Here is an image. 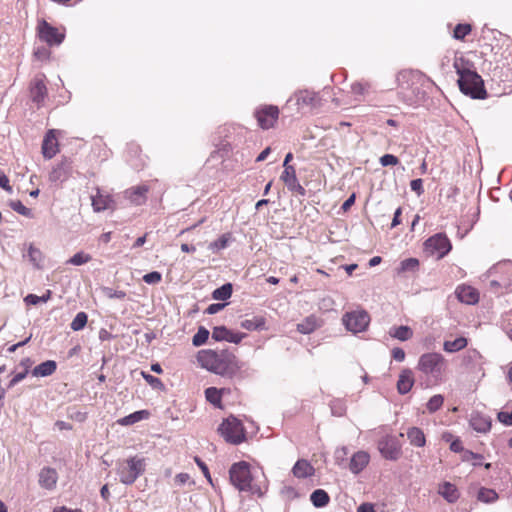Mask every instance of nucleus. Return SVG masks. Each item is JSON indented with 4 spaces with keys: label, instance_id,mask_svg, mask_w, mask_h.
<instances>
[{
    "label": "nucleus",
    "instance_id": "f257e3e1",
    "mask_svg": "<svg viewBox=\"0 0 512 512\" xmlns=\"http://www.w3.org/2000/svg\"><path fill=\"white\" fill-rule=\"evenodd\" d=\"M197 360L201 367L223 377H244L245 363L228 350H201Z\"/></svg>",
    "mask_w": 512,
    "mask_h": 512
},
{
    "label": "nucleus",
    "instance_id": "f03ea898",
    "mask_svg": "<svg viewBox=\"0 0 512 512\" xmlns=\"http://www.w3.org/2000/svg\"><path fill=\"white\" fill-rule=\"evenodd\" d=\"M462 58L456 59L453 67L459 76L458 86L460 91L473 99H484L486 90L480 75L471 70Z\"/></svg>",
    "mask_w": 512,
    "mask_h": 512
},
{
    "label": "nucleus",
    "instance_id": "7ed1b4c3",
    "mask_svg": "<svg viewBox=\"0 0 512 512\" xmlns=\"http://www.w3.org/2000/svg\"><path fill=\"white\" fill-rule=\"evenodd\" d=\"M229 477L232 485L239 491L249 492L258 496L263 495L261 487L253 483V476L248 462L240 461L232 464L229 469Z\"/></svg>",
    "mask_w": 512,
    "mask_h": 512
},
{
    "label": "nucleus",
    "instance_id": "20e7f679",
    "mask_svg": "<svg viewBox=\"0 0 512 512\" xmlns=\"http://www.w3.org/2000/svg\"><path fill=\"white\" fill-rule=\"evenodd\" d=\"M144 470V458L134 456L128 458L126 461L119 463L117 468V474L119 476L120 481L123 484L131 485L144 472Z\"/></svg>",
    "mask_w": 512,
    "mask_h": 512
},
{
    "label": "nucleus",
    "instance_id": "39448f33",
    "mask_svg": "<svg viewBox=\"0 0 512 512\" xmlns=\"http://www.w3.org/2000/svg\"><path fill=\"white\" fill-rule=\"evenodd\" d=\"M445 366L446 360L440 353L430 352L420 356L417 368L426 375L439 377Z\"/></svg>",
    "mask_w": 512,
    "mask_h": 512
},
{
    "label": "nucleus",
    "instance_id": "423d86ee",
    "mask_svg": "<svg viewBox=\"0 0 512 512\" xmlns=\"http://www.w3.org/2000/svg\"><path fill=\"white\" fill-rule=\"evenodd\" d=\"M218 431L226 442L237 445L245 440V430L240 420L235 417H229L224 420Z\"/></svg>",
    "mask_w": 512,
    "mask_h": 512
},
{
    "label": "nucleus",
    "instance_id": "0eeeda50",
    "mask_svg": "<svg viewBox=\"0 0 512 512\" xmlns=\"http://www.w3.org/2000/svg\"><path fill=\"white\" fill-rule=\"evenodd\" d=\"M342 322L348 331L357 334L368 328L370 316L365 310H355L345 313Z\"/></svg>",
    "mask_w": 512,
    "mask_h": 512
},
{
    "label": "nucleus",
    "instance_id": "6e6552de",
    "mask_svg": "<svg viewBox=\"0 0 512 512\" xmlns=\"http://www.w3.org/2000/svg\"><path fill=\"white\" fill-rule=\"evenodd\" d=\"M378 450L387 460L396 461L402 454V448L399 441L393 436H385L378 441Z\"/></svg>",
    "mask_w": 512,
    "mask_h": 512
},
{
    "label": "nucleus",
    "instance_id": "1a4fd4ad",
    "mask_svg": "<svg viewBox=\"0 0 512 512\" xmlns=\"http://www.w3.org/2000/svg\"><path fill=\"white\" fill-rule=\"evenodd\" d=\"M452 246L448 237L444 234H436L425 241V249L431 254H437L438 258L449 253Z\"/></svg>",
    "mask_w": 512,
    "mask_h": 512
},
{
    "label": "nucleus",
    "instance_id": "9d476101",
    "mask_svg": "<svg viewBox=\"0 0 512 512\" xmlns=\"http://www.w3.org/2000/svg\"><path fill=\"white\" fill-rule=\"evenodd\" d=\"M38 35L39 38L46 42L49 46L60 45L65 34L60 32L56 27L51 26L45 20H42L38 24Z\"/></svg>",
    "mask_w": 512,
    "mask_h": 512
},
{
    "label": "nucleus",
    "instance_id": "9b49d317",
    "mask_svg": "<svg viewBox=\"0 0 512 512\" xmlns=\"http://www.w3.org/2000/svg\"><path fill=\"white\" fill-rule=\"evenodd\" d=\"M279 116V109L277 106L268 105L264 106L255 112L258 124L262 129H269L274 126Z\"/></svg>",
    "mask_w": 512,
    "mask_h": 512
},
{
    "label": "nucleus",
    "instance_id": "f8f14e48",
    "mask_svg": "<svg viewBox=\"0 0 512 512\" xmlns=\"http://www.w3.org/2000/svg\"><path fill=\"white\" fill-rule=\"evenodd\" d=\"M293 98L296 100L298 109H303L305 107L314 109L321 105V98L318 93L314 91L300 90L294 93Z\"/></svg>",
    "mask_w": 512,
    "mask_h": 512
},
{
    "label": "nucleus",
    "instance_id": "ddd939ff",
    "mask_svg": "<svg viewBox=\"0 0 512 512\" xmlns=\"http://www.w3.org/2000/svg\"><path fill=\"white\" fill-rule=\"evenodd\" d=\"M281 179L290 191L297 192L300 195H305V189L298 182L296 177V170L292 165H286L281 175Z\"/></svg>",
    "mask_w": 512,
    "mask_h": 512
},
{
    "label": "nucleus",
    "instance_id": "4468645a",
    "mask_svg": "<svg viewBox=\"0 0 512 512\" xmlns=\"http://www.w3.org/2000/svg\"><path fill=\"white\" fill-rule=\"evenodd\" d=\"M58 481V473L54 468L43 467L39 471L38 483L41 488L46 490H54Z\"/></svg>",
    "mask_w": 512,
    "mask_h": 512
},
{
    "label": "nucleus",
    "instance_id": "2eb2a0df",
    "mask_svg": "<svg viewBox=\"0 0 512 512\" xmlns=\"http://www.w3.org/2000/svg\"><path fill=\"white\" fill-rule=\"evenodd\" d=\"M245 337L243 333H234L227 329L225 326L214 327L212 331V338L215 341H227L230 343L238 344Z\"/></svg>",
    "mask_w": 512,
    "mask_h": 512
},
{
    "label": "nucleus",
    "instance_id": "dca6fc26",
    "mask_svg": "<svg viewBox=\"0 0 512 512\" xmlns=\"http://www.w3.org/2000/svg\"><path fill=\"white\" fill-rule=\"evenodd\" d=\"M71 174V165L68 160L64 159L53 167L49 173V180L53 183H62Z\"/></svg>",
    "mask_w": 512,
    "mask_h": 512
},
{
    "label": "nucleus",
    "instance_id": "f3484780",
    "mask_svg": "<svg viewBox=\"0 0 512 512\" xmlns=\"http://www.w3.org/2000/svg\"><path fill=\"white\" fill-rule=\"evenodd\" d=\"M58 152V141L54 130H49L42 143V153L47 159H51Z\"/></svg>",
    "mask_w": 512,
    "mask_h": 512
},
{
    "label": "nucleus",
    "instance_id": "a211bd4d",
    "mask_svg": "<svg viewBox=\"0 0 512 512\" xmlns=\"http://www.w3.org/2000/svg\"><path fill=\"white\" fill-rule=\"evenodd\" d=\"M370 461V455L366 451H358L353 454L349 469L353 474H359L368 465Z\"/></svg>",
    "mask_w": 512,
    "mask_h": 512
},
{
    "label": "nucleus",
    "instance_id": "6ab92c4d",
    "mask_svg": "<svg viewBox=\"0 0 512 512\" xmlns=\"http://www.w3.org/2000/svg\"><path fill=\"white\" fill-rule=\"evenodd\" d=\"M457 298L465 304L473 305L479 301L478 291L471 286H459L456 290Z\"/></svg>",
    "mask_w": 512,
    "mask_h": 512
},
{
    "label": "nucleus",
    "instance_id": "aec40b11",
    "mask_svg": "<svg viewBox=\"0 0 512 512\" xmlns=\"http://www.w3.org/2000/svg\"><path fill=\"white\" fill-rule=\"evenodd\" d=\"M30 94H31L32 101L35 102L36 104L40 105L44 101V99L47 95V88H46L42 78L34 79L32 85H31V88H30Z\"/></svg>",
    "mask_w": 512,
    "mask_h": 512
},
{
    "label": "nucleus",
    "instance_id": "412c9836",
    "mask_svg": "<svg viewBox=\"0 0 512 512\" xmlns=\"http://www.w3.org/2000/svg\"><path fill=\"white\" fill-rule=\"evenodd\" d=\"M414 385L413 372L410 369H404L397 381V390L400 394H407Z\"/></svg>",
    "mask_w": 512,
    "mask_h": 512
},
{
    "label": "nucleus",
    "instance_id": "4be33fe9",
    "mask_svg": "<svg viewBox=\"0 0 512 512\" xmlns=\"http://www.w3.org/2000/svg\"><path fill=\"white\" fill-rule=\"evenodd\" d=\"M148 192L147 186H137L132 187L125 191V196L130 200L131 203L135 205H142L145 203L147 197L146 194Z\"/></svg>",
    "mask_w": 512,
    "mask_h": 512
},
{
    "label": "nucleus",
    "instance_id": "5701e85b",
    "mask_svg": "<svg viewBox=\"0 0 512 512\" xmlns=\"http://www.w3.org/2000/svg\"><path fill=\"white\" fill-rule=\"evenodd\" d=\"M470 425L475 431L486 433L491 428V419L480 413H473L471 415Z\"/></svg>",
    "mask_w": 512,
    "mask_h": 512
},
{
    "label": "nucleus",
    "instance_id": "b1692460",
    "mask_svg": "<svg viewBox=\"0 0 512 512\" xmlns=\"http://www.w3.org/2000/svg\"><path fill=\"white\" fill-rule=\"evenodd\" d=\"M438 493L449 503H455L460 496L456 486L450 482L442 483L438 488Z\"/></svg>",
    "mask_w": 512,
    "mask_h": 512
},
{
    "label": "nucleus",
    "instance_id": "393cba45",
    "mask_svg": "<svg viewBox=\"0 0 512 512\" xmlns=\"http://www.w3.org/2000/svg\"><path fill=\"white\" fill-rule=\"evenodd\" d=\"M293 475L297 478H306L314 475V467L305 459L298 460L292 468Z\"/></svg>",
    "mask_w": 512,
    "mask_h": 512
},
{
    "label": "nucleus",
    "instance_id": "a878e982",
    "mask_svg": "<svg viewBox=\"0 0 512 512\" xmlns=\"http://www.w3.org/2000/svg\"><path fill=\"white\" fill-rule=\"evenodd\" d=\"M57 368V364L53 360H47L40 363L32 370V375L35 377H47L52 375Z\"/></svg>",
    "mask_w": 512,
    "mask_h": 512
},
{
    "label": "nucleus",
    "instance_id": "bb28decb",
    "mask_svg": "<svg viewBox=\"0 0 512 512\" xmlns=\"http://www.w3.org/2000/svg\"><path fill=\"white\" fill-rule=\"evenodd\" d=\"M407 438L410 444L415 447H423L426 444V438L423 431L418 427H411L407 431Z\"/></svg>",
    "mask_w": 512,
    "mask_h": 512
},
{
    "label": "nucleus",
    "instance_id": "cd10ccee",
    "mask_svg": "<svg viewBox=\"0 0 512 512\" xmlns=\"http://www.w3.org/2000/svg\"><path fill=\"white\" fill-rule=\"evenodd\" d=\"M389 335L392 338L398 339L400 341H407L412 338L413 331L409 326L401 325L398 327H391L389 330Z\"/></svg>",
    "mask_w": 512,
    "mask_h": 512
},
{
    "label": "nucleus",
    "instance_id": "c85d7f7f",
    "mask_svg": "<svg viewBox=\"0 0 512 512\" xmlns=\"http://www.w3.org/2000/svg\"><path fill=\"white\" fill-rule=\"evenodd\" d=\"M497 269L503 275V287L507 291H512V262H505L500 264Z\"/></svg>",
    "mask_w": 512,
    "mask_h": 512
},
{
    "label": "nucleus",
    "instance_id": "c756f323",
    "mask_svg": "<svg viewBox=\"0 0 512 512\" xmlns=\"http://www.w3.org/2000/svg\"><path fill=\"white\" fill-rule=\"evenodd\" d=\"M468 344V341L465 337H458L453 341H445L443 343V349L448 353H455L462 349H464Z\"/></svg>",
    "mask_w": 512,
    "mask_h": 512
},
{
    "label": "nucleus",
    "instance_id": "7c9ffc66",
    "mask_svg": "<svg viewBox=\"0 0 512 512\" xmlns=\"http://www.w3.org/2000/svg\"><path fill=\"white\" fill-rule=\"evenodd\" d=\"M241 327L249 331L262 330L265 328V319L262 317L246 319L241 322Z\"/></svg>",
    "mask_w": 512,
    "mask_h": 512
},
{
    "label": "nucleus",
    "instance_id": "2f4dec72",
    "mask_svg": "<svg viewBox=\"0 0 512 512\" xmlns=\"http://www.w3.org/2000/svg\"><path fill=\"white\" fill-rule=\"evenodd\" d=\"M310 500L315 507H323L328 504L329 496L326 491L322 489H317L314 492H312Z\"/></svg>",
    "mask_w": 512,
    "mask_h": 512
},
{
    "label": "nucleus",
    "instance_id": "473e14b6",
    "mask_svg": "<svg viewBox=\"0 0 512 512\" xmlns=\"http://www.w3.org/2000/svg\"><path fill=\"white\" fill-rule=\"evenodd\" d=\"M317 328V320L313 316L307 317L305 320L297 324V330L302 334H310Z\"/></svg>",
    "mask_w": 512,
    "mask_h": 512
},
{
    "label": "nucleus",
    "instance_id": "72a5a7b5",
    "mask_svg": "<svg viewBox=\"0 0 512 512\" xmlns=\"http://www.w3.org/2000/svg\"><path fill=\"white\" fill-rule=\"evenodd\" d=\"M232 290H233L232 284L226 283V284L222 285L221 287L215 289L212 293V297L215 300L225 301L231 297Z\"/></svg>",
    "mask_w": 512,
    "mask_h": 512
},
{
    "label": "nucleus",
    "instance_id": "f704fd0d",
    "mask_svg": "<svg viewBox=\"0 0 512 512\" xmlns=\"http://www.w3.org/2000/svg\"><path fill=\"white\" fill-rule=\"evenodd\" d=\"M27 257L34 267L40 268L41 263L43 261V255L38 248L30 244L28 247Z\"/></svg>",
    "mask_w": 512,
    "mask_h": 512
},
{
    "label": "nucleus",
    "instance_id": "c9c22d12",
    "mask_svg": "<svg viewBox=\"0 0 512 512\" xmlns=\"http://www.w3.org/2000/svg\"><path fill=\"white\" fill-rule=\"evenodd\" d=\"M223 390H219L216 387H209L205 390V397L208 402L216 407H220L221 394Z\"/></svg>",
    "mask_w": 512,
    "mask_h": 512
},
{
    "label": "nucleus",
    "instance_id": "e433bc0d",
    "mask_svg": "<svg viewBox=\"0 0 512 512\" xmlns=\"http://www.w3.org/2000/svg\"><path fill=\"white\" fill-rule=\"evenodd\" d=\"M147 415H148V412L145 410L136 411V412L120 419L119 423L121 425H132V424L142 420Z\"/></svg>",
    "mask_w": 512,
    "mask_h": 512
},
{
    "label": "nucleus",
    "instance_id": "4c0bfd02",
    "mask_svg": "<svg viewBox=\"0 0 512 512\" xmlns=\"http://www.w3.org/2000/svg\"><path fill=\"white\" fill-rule=\"evenodd\" d=\"M109 198L101 194L92 196V206L96 212L103 211L109 207Z\"/></svg>",
    "mask_w": 512,
    "mask_h": 512
},
{
    "label": "nucleus",
    "instance_id": "58836bf2",
    "mask_svg": "<svg viewBox=\"0 0 512 512\" xmlns=\"http://www.w3.org/2000/svg\"><path fill=\"white\" fill-rule=\"evenodd\" d=\"M498 494L493 489L481 488L478 492V500L485 503H492L496 501Z\"/></svg>",
    "mask_w": 512,
    "mask_h": 512
},
{
    "label": "nucleus",
    "instance_id": "ea45409f",
    "mask_svg": "<svg viewBox=\"0 0 512 512\" xmlns=\"http://www.w3.org/2000/svg\"><path fill=\"white\" fill-rule=\"evenodd\" d=\"M87 314L85 312H78L72 320L70 327L73 331L82 330L87 324Z\"/></svg>",
    "mask_w": 512,
    "mask_h": 512
},
{
    "label": "nucleus",
    "instance_id": "a19ab883",
    "mask_svg": "<svg viewBox=\"0 0 512 512\" xmlns=\"http://www.w3.org/2000/svg\"><path fill=\"white\" fill-rule=\"evenodd\" d=\"M230 240V234H223L216 241L209 244V249L213 252L225 249L228 246Z\"/></svg>",
    "mask_w": 512,
    "mask_h": 512
},
{
    "label": "nucleus",
    "instance_id": "79ce46f5",
    "mask_svg": "<svg viewBox=\"0 0 512 512\" xmlns=\"http://www.w3.org/2000/svg\"><path fill=\"white\" fill-rule=\"evenodd\" d=\"M91 259H92V257L89 254L84 253V252H78V253L74 254L67 261V263L71 264V265H75V266H80V265L90 262Z\"/></svg>",
    "mask_w": 512,
    "mask_h": 512
},
{
    "label": "nucleus",
    "instance_id": "37998d69",
    "mask_svg": "<svg viewBox=\"0 0 512 512\" xmlns=\"http://www.w3.org/2000/svg\"><path fill=\"white\" fill-rule=\"evenodd\" d=\"M444 402V397L440 394L432 396L426 404L427 410L434 413L441 408Z\"/></svg>",
    "mask_w": 512,
    "mask_h": 512
},
{
    "label": "nucleus",
    "instance_id": "c03bdc74",
    "mask_svg": "<svg viewBox=\"0 0 512 512\" xmlns=\"http://www.w3.org/2000/svg\"><path fill=\"white\" fill-rule=\"evenodd\" d=\"M209 337V331L204 327H199L198 331L192 338V343L194 346L199 347L203 345Z\"/></svg>",
    "mask_w": 512,
    "mask_h": 512
},
{
    "label": "nucleus",
    "instance_id": "a18cd8bd",
    "mask_svg": "<svg viewBox=\"0 0 512 512\" xmlns=\"http://www.w3.org/2000/svg\"><path fill=\"white\" fill-rule=\"evenodd\" d=\"M471 32L469 24H457L453 31V37L457 40H463Z\"/></svg>",
    "mask_w": 512,
    "mask_h": 512
},
{
    "label": "nucleus",
    "instance_id": "49530a36",
    "mask_svg": "<svg viewBox=\"0 0 512 512\" xmlns=\"http://www.w3.org/2000/svg\"><path fill=\"white\" fill-rule=\"evenodd\" d=\"M369 89H370V84L367 82H354L351 85V91L355 95L364 96L368 93Z\"/></svg>",
    "mask_w": 512,
    "mask_h": 512
},
{
    "label": "nucleus",
    "instance_id": "de8ad7c7",
    "mask_svg": "<svg viewBox=\"0 0 512 512\" xmlns=\"http://www.w3.org/2000/svg\"><path fill=\"white\" fill-rule=\"evenodd\" d=\"M419 266V261L416 258H408L400 263V271H415Z\"/></svg>",
    "mask_w": 512,
    "mask_h": 512
},
{
    "label": "nucleus",
    "instance_id": "09e8293b",
    "mask_svg": "<svg viewBox=\"0 0 512 512\" xmlns=\"http://www.w3.org/2000/svg\"><path fill=\"white\" fill-rule=\"evenodd\" d=\"M413 76V73L410 71H401L397 75V83L399 87L403 89H408L410 87L409 80Z\"/></svg>",
    "mask_w": 512,
    "mask_h": 512
},
{
    "label": "nucleus",
    "instance_id": "8fccbe9b",
    "mask_svg": "<svg viewBox=\"0 0 512 512\" xmlns=\"http://www.w3.org/2000/svg\"><path fill=\"white\" fill-rule=\"evenodd\" d=\"M10 207L17 213L23 216H29L31 214V210L24 206L21 201L16 200L10 203Z\"/></svg>",
    "mask_w": 512,
    "mask_h": 512
},
{
    "label": "nucleus",
    "instance_id": "3c124183",
    "mask_svg": "<svg viewBox=\"0 0 512 512\" xmlns=\"http://www.w3.org/2000/svg\"><path fill=\"white\" fill-rule=\"evenodd\" d=\"M104 295L110 299H124L126 297V293L123 290H113L109 287L102 288Z\"/></svg>",
    "mask_w": 512,
    "mask_h": 512
},
{
    "label": "nucleus",
    "instance_id": "603ef678",
    "mask_svg": "<svg viewBox=\"0 0 512 512\" xmlns=\"http://www.w3.org/2000/svg\"><path fill=\"white\" fill-rule=\"evenodd\" d=\"M162 280V275L158 271L147 273L143 276V281L147 284H158Z\"/></svg>",
    "mask_w": 512,
    "mask_h": 512
},
{
    "label": "nucleus",
    "instance_id": "864d4df0",
    "mask_svg": "<svg viewBox=\"0 0 512 512\" xmlns=\"http://www.w3.org/2000/svg\"><path fill=\"white\" fill-rule=\"evenodd\" d=\"M141 374H142L143 378H144V379H145V380H146V381H147V382H148L152 387H154V388H160V389H161V388H163V383H162V381H161L159 378H157V377H155V376H152V375H150V374H147V373H145V372H142Z\"/></svg>",
    "mask_w": 512,
    "mask_h": 512
},
{
    "label": "nucleus",
    "instance_id": "5fc2aeb1",
    "mask_svg": "<svg viewBox=\"0 0 512 512\" xmlns=\"http://www.w3.org/2000/svg\"><path fill=\"white\" fill-rule=\"evenodd\" d=\"M473 460H483V456L481 454L473 453L469 450L462 451V461L472 463Z\"/></svg>",
    "mask_w": 512,
    "mask_h": 512
},
{
    "label": "nucleus",
    "instance_id": "6e6d98bb",
    "mask_svg": "<svg viewBox=\"0 0 512 512\" xmlns=\"http://www.w3.org/2000/svg\"><path fill=\"white\" fill-rule=\"evenodd\" d=\"M398 158L392 154H385L380 158V163L382 166H390L398 164Z\"/></svg>",
    "mask_w": 512,
    "mask_h": 512
},
{
    "label": "nucleus",
    "instance_id": "4d7b16f0",
    "mask_svg": "<svg viewBox=\"0 0 512 512\" xmlns=\"http://www.w3.org/2000/svg\"><path fill=\"white\" fill-rule=\"evenodd\" d=\"M410 188L414 191L418 196L422 195L424 192L423 189V181L422 179H414L410 182Z\"/></svg>",
    "mask_w": 512,
    "mask_h": 512
},
{
    "label": "nucleus",
    "instance_id": "13d9d810",
    "mask_svg": "<svg viewBox=\"0 0 512 512\" xmlns=\"http://www.w3.org/2000/svg\"><path fill=\"white\" fill-rule=\"evenodd\" d=\"M497 417L501 423H503L507 426L512 425V411L511 412L501 411L498 413Z\"/></svg>",
    "mask_w": 512,
    "mask_h": 512
},
{
    "label": "nucleus",
    "instance_id": "bf43d9fd",
    "mask_svg": "<svg viewBox=\"0 0 512 512\" xmlns=\"http://www.w3.org/2000/svg\"><path fill=\"white\" fill-rule=\"evenodd\" d=\"M49 297V294L47 296L39 297L34 294H29L25 297V302L30 305H36L39 302H45Z\"/></svg>",
    "mask_w": 512,
    "mask_h": 512
},
{
    "label": "nucleus",
    "instance_id": "052dcab7",
    "mask_svg": "<svg viewBox=\"0 0 512 512\" xmlns=\"http://www.w3.org/2000/svg\"><path fill=\"white\" fill-rule=\"evenodd\" d=\"M28 371L27 369H25L23 372H19L17 374H15L13 376V378L10 380L9 384H8V387L9 388H12L14 387L16 384H18L19 382H21L28 374Z\"/></svg>",
    "mask_w": 512,
    "mask_h": 512
},
{
    "label": "nucleus",
    "instance_id": "680f3d73",
    "mask_svg": "<svg viewBox=\"0 0 512 512\" xmlns=\"http://www.w3.org/2000/svg\"><path fill=\"white\" fill-rule=\"evenodd\" d=\"M0 187L9 193H12V187L9 185V179L1 170H0Z\"/></svg>",
    "mask_w": 512,
    "mask_h": 512
},
{
    "label": "nucleus",
    "instance_id": "e2e57ef3",
    "mask_svg": "<svg viewBox=\"0 0 512 512\" xmlns=\"http://www.w3.org/2000/svg\"><path fill=\"white\" fill-rule=\"evenodd\" d=\"M195 461H196L197 465L199 466V468L202 470L204 476L211 483L212 480H211V476H210L207 465L197 457L195 458Z\"/></svg>",
    "mask_w": 512,
    "mask_h": 512
},
{
    "label": "nucleus",
    "instance_id": "0e129e2a",
    "mask_svg": "<svg viewBox=\"0 0 512 512\" xmlns=\"http://www.w3.org/2000/svg\"><path fill=\"white\" fill-rule=\"evenodd\" d=\"M392 357L398 362H402L405 359V352L402 348L396 347L392 350Z\"/></svg>",
    "mask_w": 512,
    "mask_h": 512
},
{
    "label": "nucleus",
    "instance_id": "69168bd1",
    "mask_svg": "<svg viewBox=\"0 0 512 512\" xmlns=\"http://www.w3.org/2000/svg\"><path fill=\"white\" fill-rule=\"evenodd\" d=\"M225 304H220V303H216V304H211L208 306V308L206 309V312L210 315L212 314H216L218 313L220 310H222L224 308Z\"/></svg>",
    "mask_w": 512,
    "mask_h": 512
},
{
    "label": "nucleus",
    "instance_id": "338daca9",
    "mask_svg": "<svg viewBox=\"0 0 512 512\" xmlns=\"http://www.w3.org/2000/svg\"><path fill=\"white\" fill-rule=\"evenodd\" d=\"M190 479V476L189 474L187 473H179L175 476V482L178 484V485H184L185 483H187V481Z\"/></svg>",
    "mask_w": 512,
    "mask_h": 512
},
{
    "label": "nucleus",
    "instance_id": "774afa93",
    "mask_svg": "<svg viewBox=\"0 0 512 512\" xmlns=\"http://www.w3.org/2000/svg\"><path fill=\"white\" fill-rule=\"evenodd\" d=\"M357 512H375L374 506L370 503H362L358 508Z\"/></svg>",
    "mask_w": 512,
    "mask_h": 512
}]
</instances>
